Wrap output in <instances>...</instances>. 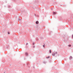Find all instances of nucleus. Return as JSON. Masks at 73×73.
Masks as SVG:
<instances>
[{
	"label": "nucleus",
	"mask_w": 73,
	"mask_h": 73,
	"mask_svg": "<svg viewBox=\"0 0 73 73\" xmlns=\"http://www.w3.org/2000/svg\"><path fill=\"white\" fill-rule=\"evenodd\" d=\"M8 33L9 35V33Z\"/></svg>",
	"instance_id": "nucleus-7"
},
{
	"label": "nucleus",
	"mask_w": 73,
	"mask_h": 73,
	"mask_svg": "<svg viewBox=\"0 0 73 73\" xmlns=\"http://www.w3.org/2000/svg\"><path fill=\"white\" fill-rule=\"evenodd\" d=\"M43 47H44V45H43Z\"/></svg>",
	"instance_id": "nucleus-8"
},
{
	"label": "nucleus",
	"mask_w": 73,
	"mask_h": 73,
	"mask_svg": "<svg viewBox=\"0 0 73 73\" xmlns=\"http://www.w3.org/2000/svg\"><path fill=\"white\" fill-rule=\"evenodd\" d=\"M36 24H38V21H36Z\"/></svg>",
	"instance_id": "nucleus-2"
},
{
	"label": "nucleus",
	"mask_w": 73,
	"mask_h": 73,
	"mask_svg": "<svg viewBox=\"0 0 73 73\" xmlns=\"http://www.w3.org/2000/svg\"><path fill=\"white\" fill-rule=\"evenodd\" d=\"M49 52H50V53H51V50H50Z\"/></svg>",
	"instance_id": "nucleus-5"
},
{
	"label": "nucleus",
	"mask_w": 73,
	"mask_h": 73,
	"mask_svg": "<svg viewBox=\"0 0 73 73\" xmlns=\"http://www.w3.org/2000/svg\"><path fill=\"white\" fill-rule=\"evenodd\" d=\"M27 44H28L27 43Z\"/></svg>",
	"instance_id": "nucleus-9"
},
{
	"label": "nucleus",
	"mask_w": 73,
	"mask_h": 73,
	"mask_svg": "<svg viewBox=\"0 0 73 73\" xmlns=\"http://www.w3.org/2000/svg\"><path fill=\"white\" fill-rule=\"evenodd\" d=\"M69 46H70H70H71V45H69Z\"/></svg>",
	"instance_id": "nucleus-4"
},
{
	"label": "nucleus",
	"mask_w": 73,
	"mask_h": 73,
	"mask_svg": "<svg viewBox=\"0 0 73 73\" xmlns=\"http://www.w3.org/2000/svg\"><path fill=\"white\" fill-rule=\"evenodd\" d=\"M28 53L27 52H26L25 53V56H28Z\"/></svg>",
	"instance_id": "nucleus-1"
},
{
	"label": "nucleus",
	"mask_w": 73,
	"mask_h": 73,
	"mask_svg": "<svg viewBox=\"0 0 73 73\" xmlns=\"http://www.w3.org/2000/svg\"><path fill=\"white\" fill-rule=\"evenodd\" d=\"M52 55H53V56H55V54H52Z\"/></svg>",
	"instance_id": "nucleus-6"
},
{
	"label": "nucleus",
	"mask_w": 73,
	"mask_h": 73,
	"mask_svg": "<svg viewBox=\"0 0 73 73\" xmlns=\"http://www.w3.org/2000/svg\"><path fill=\"white\" fill-rule=\"evenodd\" d=\"M53 14H54V15H56V13L55 12H53Z\"/></svg>",
	"instance_id": "nucleus-3"
}]
</instances>
